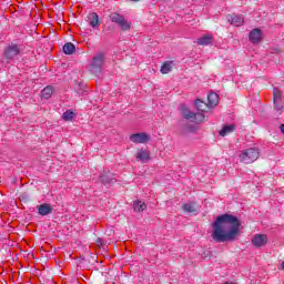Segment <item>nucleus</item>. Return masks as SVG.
Segmentation results:
<instances>
[{"label": "nucleus", "mask_w": 284, "mask_h": 284, "mask_svg": "<svg viewBox=\"0 0 284 284\" xmlns=\"http://www.w3.org/2000/svg\"><path fill=\"white\" fill-rule=\"evenodd\" d=\"M180 126L182 128V134L185 135L187 133L196 132V128L192 124H187L183 119L179 121Z\"/></svg>", "instance_id": "13"}, {"label": "nucleus", "mask_w": 284, "mask_h": 284, "mask_svg": "<svg viewBox=\"0 0 284 284\" xmlns=\"http://www.w3.org/2000/svg\"><path fill=\"white\" fill-rule=\"evenodd\" d=\"M109 19L112 23H116L123 32L130 30L132 28V23L125 20V17L121 16L120 13L112 12L109 16Z\"/></svg>", "instance_id": "4"}, {"label": "nucleus", "mask_w": 284, "mask_h": 284, "mask_svg": "<svg viewBox=\"0 0 284 284\" xmlns=\"http://www.w3.org/2000/svg\"><path fill=\"white\" fill-rule=\"evenodd\" d=\"M130 1H132L133 3H139V1L141 0H130Z\"/></svg>", "instance_id": "32"}, {"label": "nucleus", "mask_w": 284, "mask_h": 284, "mask_svg": "<svg viewBox=\"0 0 284 284\" xmlns=\"http://www.w3.org/2000/svg\"><path fill=\"white\" fill-rule=\"evenodd\" d=\"M274 108L277 112H281V110H283V104H281V102L274 103Z\"/></svg>", "instance_id": "28"}, {"label": "nucleus", "mask_w": 284, "mask_h": 284, "mask_svg": "<svg viewBox=\"0 0 284 284\" xmlns=\"http://www.w3.org/2000/svg\"><path fill=\"white\" fill-rule=\"evenodd\" d=\"M109 19L112 23H116L123 32L130 30L132 28V23L125 20V17L121 16L120 13L112 12L109 16Z\"/></svg>", "instance_id": "5"}, {"label": "nucleus", "mask_w": 284, "mask_h": 284, "mask_svg": "<svg viewBox=\"0 0 284 284\" xmlns=\"http://www.w3.org/2000/svg\"><path fill=\"white\" fill-rule=\"evenodd\" d=\"M194 105L196 110H199V112H206L207 108H210V105H207V103H204L201 99L195 100Z\"/></svg>", "instance_id": "20"}, {"label": "nucleus", "mask_w": 284, "mask_h": 284, "mask_svg": "<svg viewBox=\"0 0 284 284\" xmlns=\"http://www.w3.org/2000/svg\"><path fill=\"white\" fill-rule=\"evenodd\" d=\"M19 54H21V48L19 44H10L4 49V58L8 61H12V59H14V57H19Z\"/></svg>", "instance_id": "7"}, {"label": "nucleus", "mask_w": 284, "mask_h": 284, "mask_svg": "<svg viewBox=\"0 0 284 284\" xmlns=\"http://www.w3.org/2000/svg\"><path fill=\"white\" fill-rule=\"evenodd\" d=\"M180 110L183 119H185L186 121H191L192 123H196L205 119V115L203 113H194L190 111V108H187V105L185 104H182Z\"/></svg>", "instance_id": "6"}, {"label": "nucleus", "mask_w": 284, "mask_h": 284, "mask_svg": "<svg viewBox=\"0 0 284 284\" xmlns=\"http://www.w3.org/2000/svg\"><path fill=\"white\" fill-rule=\"evenodd\" d=\"M182 210H184V212H194V206L192 204H183Z\"/></svg>", "instance_id": "27"}, {"label": "nucleus", "mask_w": 284, "mask_h": 284, "mask_svg": "<svg viewBox=\"0 0 284 284\" xmlns=\"http://www.w3.org/2000/svg\"><path fill=\"white\" fill-rule=\"evenodd\" d=\"M132 209L134 212H144V210H148V205L145 202L138 200L133 202Z\"/></svg>", "instance_id": "18"}, {"label": "nucleus", "mask_w": 284, "mask_h": 284, "mask_svg": "<svg viewBox=\"0 0 284 284\" xmlns=\"http://www.w3.org/2000/svg\"><path fill=\"white\" fill-rule=\"evenodd\" d=\"M227 20L231 26H235V28H240V26L245 22L243 17L236 14L230 16Z\"/></svg>", "instance_id": "16"}, {"label": "nucleus", "mask_w": 284, "mask_h": 284, "mask_svg": "<svg viewBox=\"0 0 284 284\" xmlns=\"http://www.w3.org/2000/svg\"><path fill=\"white\" fill-rule=\"evenodd\" d=\"M97 243H98V245H103V239L98 237V239H97Z\"/></svg>", "instance_id": "30"}, {"label": "nucleus", "mask_w": 284, "mask_h": 284, "mask_svg": "<svg viewBox=\"0 0 284 284\" xmlns=\"http://www.w3.org/2000/svg\"><path fill=\"white\" fill-rule=\"evenodd\" d=\"M136 161H141L145 163V161H150V151L145 149H140L135 154Z\"/></svg>", "instance_id": "14"}, {"label": "nucleus", "mask_w": 284, "mask_h": 284, "mask_svg": "<svg viewBox=\"0 0 284 284\" xmlns=\"http://www.w3.org/2000/svg\"><path fill=\"white\" fill-rule=\"evenodd\" d=\"M280 130H281V132L284 134V124H281V125H280Z\"/></svg>", "instance_id": "31"}, {"label": "nucleus", "mask_w": 284, "mask_h": 284, "mask_svg": "<svg viewBox=\"0 0 284 284\" xmlns=\"http://www.w3.org/2000/svg\"><path fill=\"white\" fill-rule=\"evenodd\" d=\"M89 26L93 28V30H99L101 27V20L99 19V14L97 12H91L87 17Z\"/></svg>", "instance_id": "9"}, {"label": "nucleus", "mask_w": 284, "mask_h": 284, "mask_svg": "<svg viewBox=\"0 0 284 284\" xmlns=\"http://www.w3.org/2000/svg\"><path fill=\"white\" fill-rule=\"evenodd\" d=\"M130 141L132 143H148V141H150V135L145 132L134 133L130 135Z\"/></svg>", "instance_id": "10"}, {"label": "nucleus", "mask_w": 284, "mask_h": 284, "mask_svg": "<svg viewBox=\"0 0 284 284\" xmlns=\"http://www.w3.org/2000/svg\"><path fill=\"white\" fill-rule=\"evenodd\" d=\"M160 72L162 74H170L172 72V61H166L162 64Z\"/></svg>", "instance_id": "23"}, {"label": "nucleus", "mask_w": 284, "mask_h": 284, "mask_svg": "<svg viewBox=\"0 0 284 284\" xmlns=\"http://www.w3.org/2000/svg\"><path fill=\"white\" fill-rule=\"evenodd\" d=\"M209 108H216L219 105V94L216 92H211L207 95Z\"/></svg>", "instance_id": "15"}, {"label": "nucleus", "mask_w": 284, "mask_h": 284, "mask_svg": "<svg viewBox=\"0 0 284 284\" xmlns=\"http://www.w3.org/2000/svg\"><path fill=\"white\" fill-rule=\"evenodd\" d=\"M241 230V221L239 217L224 213L219 215L214 222H212L211 239L214 243H230L239 236Z\"/></svg>", "instance_id": "1"}, {"label": "nucleus", "mask_w": 284, "mask_h": 284, "mask_svg": "<svg viewBox=\"0 0 284 284\" xmlns=\"http://www.w3.org/2000/svg\"><path fill=\"white\" fill-rule=\"evenodd\" d=\"M62 51L64 52V54H74V52L77 51V47L72 42H67L62 47Z\"/></svg>", "instance_id": "19"}, {"label": "nucleus", "mask_w": 284, "mask_h": 284, "mask_svg": "<svg viewBox=\"0 0 284 284\" xmlns=\"http://www.w3.org/2000/svg\"><path fill=\"white\" fill-rule=\"evenodd\" d=\"M79 88H80V90L78 89L77 92H78V94H81V92H83V89L85 88V83L80 82Z\"/></svg>", "instance_id": "29"}, {"label": "nucleus", "mask_w": 284, "mask_h": 284, "mask_svg": "<svg viewBox=\"0 0 284 284\" xmlns=\"http://www.w3.org/2000/svg\"><path fill=\"white\" fill-rule=\"evenodd\" d=\"M100 180L101 183H103V185H112L116 181L114 178L110 175V173H104L100 175Z\"/></svg>", "instance_id": "17"}, {"label": "nucleus", "mask_w": 284, "mask_h": 284, "mask_svg": "<svg viewBox=\"0 0 284 284\" xmlns=\"http://www.w3.org/2000/svg\"><path fill=\"white\" fill-rule=\"evenodd\" d=\"M234 124L224 125L220 131V136H227V134H232L234 132Z\"/></svg>", "instance_id": "22"}, {"label": "nucleus", "mask_w": 284, "mask_h": 284, "mask_svg": "<svg viewBox=\"0 0 284 284\" xmlns=\"http://www.w3.org/2000/svg\"><path fill=\"white\" fill-rule=\"evenodd\" d=\"M251 243L254 247H264V245H267V235L256 234L253 236Z\"/></svg>", "instance_id": "8"}, {"label": "nucleus", "mask_w": 284, "mask_h": 284, "mask_svg": "<svg viewBox=\"0 0 284 284\" xmlns=\"http://www.w3.org/2000/svg\"><path fill=\"white\" fill-rule=\"evenodd\" d=\"M248 39L251 43H261L263 31L261 29H253L248 34Z\"/></svg>", "instance_id": "11"}, {"label": "nucleus", "mask_w": 284, "mask_h": 284, "mask_svg": "<svg viewBox=\"0 0 284 284\" xmlns=\"http://www.w3.org/2000/svg\"><path fill=\"white\" fill-rule=\"evenodd\" d=\"M261 156V152L256 148H250L240 154V161L241 163H245L246 165H250V163H254V161H258V158Z\"/></svg>", "instance_id": "3"}, {"label": "nucleus", "mask_w": 284, "mask_h": 284, "mask_svg": "<svg viewBox=\"0 0 284 284\" xmlns=\"http://www.w3.org/2000/svg\"><path fill=\"white\" fill-rule=\"evenodd\" d=\"M212 40H213L212 36H204L197 39L195 43H197V45H210V43H212Z\"/></svg>", "instance_id": "21"}, {"label": "nucleus", "mask_w": 284, "mask_h": 284, "mask_svg": "<svg viewBox=\"0 0 284 284\" xmlns=\"http://www.w3.org/2000/svg\"><path fill=\"white\" fill-rule=\"evenodd\" d=\"M62 119H63V121H72L74 119V113L72 112V110H67L62 114Z\"/></svg>", "instance_id": "26"}, {"label": "nucleus", "mask_w": 284, "mask_h": 284, "mask_svg": "<svg viewBox=\"0 0 284 284\" xmlns=\"http://www.w3.org/2000/svg\"><path fill=\"white\" fill-rule=\"evenodd\" d=\"M105 63V52H98L93 55L90 64V72L92 74H101L103 72V64Z\"/></svg>", "instance_id": "2"}, {"label": "nucleus", "mask_w": 284, "mask_h": 284, "mask_svg": "<svg viewBox=\"0 0 284 284\" xmlns=\"http://www.w3.org/2000/svg\"><path fill=\"white\" fill-rule=\"evenodd\" d=\"M53 93H54V89H52V87H45L41 91V97L42 99H50V97H52Z\"/></svg>", "instance_id": "24"}, {"label": "nucleus", "mask_w": 284, "mask_h": 284, "mask_svg": "<svg viewBox=\"0 0 284 284\" xmlns=\"http://www.w3.org/2000/svg\"><path fill=\"white\" fill-rule=\"evenodd\" d=\"M275 52H278V49H275Z\"/></svg>", "instance_id": "33"}, {"label": "nucleus", "mask_w": 284, "mask_h": 284, "mask_svg": "<svg viewBox=\"0 0 284 284\" xmlns=\"http://www.w3.org/2000/svg\"><path fill=\"white\" fill-rule=\"evenodd\" d=\"M273 97H274L273 103H281L283 93L281 92V90L274 89Z\"/></svg>", "instance_id": "25"}, {"label": "nucleus", "mask_w": 284, "mask_h": 284, "mask_svg": "<svg viewBox=\"0 0 284 284\" xmlns=\"http://www.w3.org/2000/svg\"><path fill=\"white\" fill-rule=\"evenodd\" d=\"M38 207V214L40 216H48V214H52V205L49 203H43L37 206Z\"/></svg>", "instance_id": "12"}]
</instances>
